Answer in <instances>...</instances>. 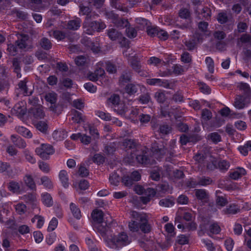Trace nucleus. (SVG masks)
<instances>
[{
	"instance_id": "1",
	"label": "nucleus",
	"mask_w": 251,
	"mask_h": 251,
	"mask_svg": "<svg viewBox=\"0 0 251 251\" xmlns=\"http://www.w3.org/2000/svg\"><path fill=\"white\" fill-rule=\"evenodd\" d=\"M132 220L129 222L128 227L132 232H137L139 229L144 233H149L151 226L148 223L147 215L144 213L132 212Z\"/></svg>"
},
{
	"instance_id": "2",
	"label": "nucleus",
	"mask_w": 251,
	"mask_h": 251,
	"mask_svg": "<svg viewBox=\"0 0 251 251\" xmlns=\"http://www.w3.org/2000/svg\"><path fill=\"white\" fill-rule=\"evenodd\" d=\"M106 242L109 248L116 249L129 244L131 242V239L126 233L122 232L117 235L108 238Z\"/></svg>"
},
{
	"instance_id": "3",
	"label": "nucleus",
	"mask_w": 251,
	"mask_h": 251,
	"mask_svg": "<svg viewBox=\"0 0 251 251\" xmlns=\"http://www.w3.org/2000/svg\"><path fill=\"white\" fill-rule=\"evenodd\" d=\"M151 150L154 155L158 158H162L166 155L173 156L174 151L172 148L169 150L163 142H154L151 144Z\"/></svg>"
},
{
	"instance_id": "4",
	"label": "nucleus",
	"mask_w": 251,
	"mask_h": 251,
	"mask_svg": "<svg viewBox=\"0 0 251 251\" xmlns=\"http://www.w3.org/2000/svg\"><path fill=\"white\" fill-rule=\"evenodd\" d=\"M116 225V223L109 217L105 218L103 221L99 223L93 224V226L102 236H105L110 231V228Z\"/></svg>"
},
{
	"instance_id": "5",
	"label": "nucleus",
	"mask_w": 251,
	"mask_h": 251,
	"mask_svg": "<svg viewBox=\"0 0 251 251\" xmlns=\"http://www.w3.org/2000/svg\"><path fill=\"white\" fill-rule=\"evenodd\" d=\"M105 27V24L101 21H93L83 23L84 32L89 35H92L96 31L100 32Z\"/></svg>"
},
{
	"instance_id": "6",
	"label": "nucleus",
	"mask_w": 251,
	"mask_h": 251,
	"mask_svg": "<svg viewBox=\"0 0 251 251\" xmlns=\"http://www.w3.org/2000/svg\"><path fill=\"white\" fill-rule=\"evenodd\" d=\"M107 35L111 41H118L122 47L129 48L128 40L119 30L113 28H110L107 30Z\"/></svg>"
},
{
	"instance_id": "7",
	"label": "nucleus",
	"mask_w": 251,
	"mask_h": 251,
	"mask_svg": "<svg viewBox=\"0 0 251 251\" xmlns=\"http://www.w3.org/2000/svg\"><path fill=\"white\" fill-rule=\"evenodd\" d=\"M35 152L43 159H48L49 155L54 152L53 147L49 144H42L35 150Z\"/></svg>"
},
{
	"instance_id": "8",
	"label": "nucleus",
	"mask_w": 251,
	"mask_h": 251,
	"mask_svg": "<svg viewBox=\"0 0 251 251\" xmlns=\"http://www.w3.org/2000/svg\"><path fill=\"white\" fill-rule=\"evenodd\" d=\"M136 158L139 163L145 165H152L155 162L152 157L149 156L147 149L146 148L141 149V152L136 154Z\"/></svg>"
},
{
	"instance_id": "9",
	"label": "nucleus",
	"mask_w": 251,
	"mask_h": 251,
	"mask_svg": "<svg viewBox=\"0 0 251 251\" xmlns=\"http://www.w3.org/2000/svg\"><path fill=\"white\" fill-rule=\"evenodd\" d=\"M123 144L126 151L128 153L130 154L131 158H133V154L139 149L137 143L133 139H126L124 140Z\"/></svg>"
},
{
	"instance_id": "10",
	"label": "nucleus",
	"mask_w": 251,
	"mask_h": 251,
	"mask_svg": "<svg viewBox=\"0 0 251 251\" xmlns=\"http://www.w3.org/2000/svg\"><path fill=\"white\" fill-rule=\"evenodd\" d=\"M251 98L249 96L237 95L234 100V106L238 109H242L247 106L251 102Z\"/></svg>"
},
{
	"instance_id": "11",
	"label": "nucleus",
	"mask_w": 251,
	"mask_h": 251,
	"mask_svg": "<svg viewBox=\"0 0 251 251\" xmlns=\"http://www.w3.org/2000/svg\"><path fill=\"white\" fill-rule=\"evenodd\" d=\"M147 83L150 85H157L166 88H170V84L166 79L160 78H151L147 80Z\"/></svg>"
},
{
	"instance_id": "12",
	"label": "nucleus",
	"mask_w": 251,
	"mask_h": 251,
	"mask_svg": "<svg viewBox=\"0 0 251 251\" xmlns=\"http://www.w3.org/2000/svg\"><path fill=\"white\" fill-rule=\"evenodd\" d=\"M195 11L197 18L199 19L204 18L206 20H208L211 16V10L207 7H203L201 11H199L196 7L195 9Z\"/></svg>"
},
{
	"instance_id": "13",
	"label": "nucleus",
	"mask_w": 251,
	"mask_h": 251,
	"mask_svg": "<svg viewBox=\"0 0 251 251\" xmlns=\"http://www.w3.org/2000/svg\"><path fill=\"white\" fill-rule=\"evenodd\" d=\"M194 191L195 195L199 201L202 202H206L208 201L209 194L205 189H197Z\"/></svg>"
},
{
	"instance_id": "14",
	"label": "nucleus",
	"mask_w": 251,
	"mask_h": 251,
	"mask_svg": "<svg viewBox=\"0 0 251 251\" xmlns=\"http://www.w3.org/2000/svg\"><path fill=\"white\" fill-rule=\"evenodd\" d=\"M29 112L30 115L35 119H42L45 116L43 108L40 105L31 108Z\"/></svg>"
},
{
	"instance_id": "15",
	"label": "nucleus",
	"mask_w": 251,
	"mask_h": 251,
	"mask_svg": "<svg viewBox=\"0 0 251 251\" xmlns=\"http://www.w3.org/2000/svg\"><path fill=\"white\" fill-rule=\"evenodd\" d=\"M143 194L145 196L142 197L141 198V200L144 204H146L155 196L156 191L153 188H148L146 189H145Z\"/></svg>"
},
{
	"instance_id": "16",
	"label": "nucleus",
	"mask_w": 251,
	"mask_h": 251,
	"mask_svg": "<svg viewBox=\"0 0 251 251\" xmlns=\"http://www.w3.org/2000/svg\"><path fill=\"white\" fill-rule=\"evenodd\" d=\"M44 98L47 101L51 104L50 107V109L53 111H55L56 105L55 104L57 101V94L54 92L48 93L45 94Z\"/></svg>"
},
{
	"instance_id": "17",
	"label": "nucleus",
	"mask_w": 251,
	"mask_h": 251,
	"mask_svg": "<svg viewBox=\"0 0 251 251\" xmlns=\"http://www.w3.org/2000/svg\"><path fill=\"white\" fill-rule=\"evenodd\" d=\"M28 36L26 35L22 34L18 40L15 41V44L20 50H24L27 48Z\"/></svg>"
},
{
	"instance_id": "18",
	"label": "nucleus",
	"mask_w": 251,
	"mask_h": 251,
	"mask_svg": "<svg viewBox=\"0 0 251 251\" xmlns=\"http://www.w3.org/2000/svg\"><path fill=\"white\" fill-rule=\"evenodd\" d=\"M194 159L198 163L205 166L206 162L211 160V156L208 154L198 152L194 156Z\"/></svg>"
},
{
	"instance_id": "19",
	"label": "nucleus",
	"mask_w": 251,
	"mask_h": 251,
	"mask_svg": "<svg viewBox=\"0 0 251 251\" xmlns=\"http://www.w3.org/2000/svg\"><path fill=\"white\" fill-rule=\"evenodd\" d=\"M13 113L18 117H22L26 112V108L22 102L17 103L12 109Z\"/></svg>"
},
{
	"instance_id": "20",
	"label": "nucleus",
	"mask_w": 251,
	"mask_h": 251,
	"mask_svg": "<svg viewBox=\"0 0 251 251\" xmlns=\"http://www.w3.org/2000/svg\"><path fill=\"white\" fill-rule=\"evenodd\" d=\"M10 138L12 142L16 147L20 149H24L26 147V144L25 141L21 137L16 135H12Z\"/></svg>"
},
{
	"instance_id": "21",
	"label": "nucleus",
	"mask_w": 251,
	"mask_h": 251,
	"mask_svg": "<svg viewBox=\"0 0 251 251\" xmlns=\"http://www.w3.org/2000/svg\"><path fill=\"white\" fill-rule=\"evenodd\" d=\"M153 129L155 131L159 132L162 135H165L169 134L172 129L171 126L167 125H160L152 126Z\"/></svg>"
},
{
	"instance_id": "22",
	"label": "nucleus",
	"mask_w": 251,
	"mask_h": 251,
	"mask_svg": "<svg viewBox=\"0 0 251 251\" xmlns=\"http://www.w3.org/2000/svg\"><path fill=\"white\" fill-rule=\"evenodd\" d=\"M81 20L79 18H75V19L68 21L67 28L70 30H76L80 26Z\"/></svg>"
},
{
	"instance_id": "23",
	"label": "nucleus",
	"mask_w": 251,
	"mask_h": 251,
	"mask_svg": "<svg viewBox=\"0 0 251 251\" xmlns=\"http://www.w3.org/2000/svg\"><path fill=\"white\" fill-rule=\"evenodd\" d=\"M23 180L25 185L30 189L36 190V184L31 175L29 174L25 175L23 178Z\"/></svg>"
},
{
	"instance_id": "24",
	"label": "nucleus",
	"mask_w": 251,
	"mask_h": 251,
	"mask_svg": "<svg viewBox=\"0 0 251 251\" xmlns=\"http://www.w3.org/2000/svg\"><path fill=\"white\" fill-rule=\"evenodd\" d=\"M21 200L27 203L33 204L37 201L36 194L34 193H28L22 196Z\"/></svg>"
},
{
	"instance_id": "25",
	"label": "nucleus",
	"mask_w": 251,
	"mask_h": 251,
	"mask_svg": "<svg viewBox=\"0 0 251 251\" xmlns=\"http://www.w3.org/2000/svg\"><path fill=\"white\" fill-rule=\"evenodd\" d=\"M131 77V75L130 71L126 70L124 71L119 78V84L121 85H124L126 83L130 81Z\"/></svg>"
},
{
	"instance_id": "26",
	"label": "nucleus",
	"mask_w": 251,
	"mask_h": 251,
	"mask_svg": "<svg viewBox=\"0 0 251 251\" xmlns=\"http://www.w3.org/2000/svg\"><path fill=\"white\" fill-rule=\"evenodd\" d=\"M113 108L114 111L120 115L123 116H127L128 112V108L125 104L122 102H120L115 106H113Z\"/></svg>"
},
{
	"instance_id": "27",
	"label": "nucleus",
	"mask_w": 251,
	"mask_h": 251,
	"mask_svg": "<svg viewBox=\"0 0 251 251\" xmlns=\"http://www.w3.org/2000/svg\"><path fill=\"white\" fill-rule=\"evenodd\" d=\"M91 215L94 221L93 224L99 223L104 220L103 219V214L101 210L95 209L93 210Z\"/></svg>"
},
{
	"instance_id": "28",
	"label": "nucleus",
	"mask_w": 251,
	"mask_h": 251,
	"mask_svg": "<svg viewBox=\"0 0 251 251\" xmlns=\"http://www.w3.org/2000/svg\"><path fill=\"white\" fill-rule=\"evenodd\" d=\"M7 188L9 191L13 193L19 194L21 191V186L20 184L15 181H10L7 184Z\"/></svg>"
},
{
	"instance_id": "29",
	"label": "nucleus",
	"mask_w": 251,
	"mask_h": 251,
	"mask_svg": "<svg viewBox=\"0 0 251 251\" xmlns=\"http://www.w3.org/2000/svg\"><path fill=\"white\" fill-rule=\"evenodd\" d=\"M72 120L75 123L79 124L84 121V118L81 112L75 109L71 111Z\"/></svg>"
},
{
	"instance_id": "30",
	"label": "nucleus",
	"mask_w": 251,
	"mask_h": 251,
	"mask_svg": "<svg viewBox=\"0 0 251 251\" xmlns=\"http://www.w3.org/2000/svg\"><path fill=\"white\" fill-rule=\"evenodd\" d=\"M238 89L243 92L244 96H249L251 98V90L249 85L246 83L241 82L237 85Z\"/></svg>"
},
{
	"instance_id": "31",
	"label": "nucleus",
	"mask_w": 251,
	"mask_h": 251,
	"mask_svg": "<svg viewBox=\"0 0 251 251\" xmlns=\"http://www.w3.org/2000/svg\"><path fill=\"white\" fill-rule=\"evenodd\" d=\"M59 177L64 187H68L69 185V182L68 174L66 170H61L59 172Z\"/></svg>"
},
{
	"instance_id": "32",
	"label": "nucleus",
	"mask_w": 251,
	"mask_h": 251,
	"mask_svg": "<svg viewBox=\"0 0 251 251\" xmlns=\"http://www.w3.org/2000/svg\"><path fill=\"white\" fill-rule=\"evenodd\" d=\"M53 138L56 141H61L67 137V132L63 129L55 130L52 134Z\"/></svg>"
},
{
	"instance_id": "33",
	"label": "nucleus",
	"mask_w": 251,
	"mask_h": 251,
	"mask_svg": "<svg viewBox=\"0 0 251 251\" xmlns=\"http://www.w3.org/2000/svg\"><path fill=\"white\" fill-rule=\"evenodd\" d=\"M15 129L18 133L26 138H30L32 136L31 132L28 129L24 126H16Z\"/></svg>"
},
{
	"instance_id": "34",
	"label": "nucleus",
	"mask_w": 251,
	"mask_h": 251,
	"mask_svg": "<svg viewBox=\"0 0 251 251\" xmlns=\"http://www.w3.org/2000/svg\"><path fill=\"white\" fill-rule=\"evenodd\" d=\"M140 88V86L138 84L129 83L127 84L125 87L126 92L130 95H134Z\"/></svg>"
},
{
	"instance_id": "35",
	"label": "nucleus",
	"mask_w": 251,
	"mask_h": 251,
	"mask_svg": "<svg viewBox=\"0 0 251 251\" xmlns=\"http://www.w3.org/2000/svg\"><path fill=\"white\" fill-rule=\"evenodd\" d=\"M240 209L235 204H231L225 208L223 212L225 214H235L239 212Z\"/></svg>"
},
{
	"instance_id": "36",
	"label": "nucleus",
	"mask_w": 251,
	"mask_h": 251,
	"mask_svg": "<svg viewBox=\"0 0 251 251\" xmlns=\"http://www.w3.org/2000/svg\"><path fill=\"white\" fill-rule=\"evenodd\" d=\"M26 80L25 79L24 80H21L18 84V86L25 96H29L32 94V92H28V88L26 85Z\"/></svg>"
},
{
	"instance_id": "37",
	"label": "nucleus",
	"mask_w": 251,
	"mask_h": 251,
	"mask_svg": "<svg viewBox=\"0 0 251 251\" xmlns=\"http://www.w3.org/2000/svg\"><path fill=\"white\" fill-rule=\"evenodd\" d=\"M42 201L47 206H50L53 204V201L51 195L48 193L42 194Z\"/></svg>"
},
{
	"instance_id": "38",
	"label": "nucleus",
	"mask_w": 251,
	"mask_h": 251,
	"mask_svg": "<svg viewBox=\"0 0 251 251\" xmlns=\"http://www.w3.org/2000/svg\"><path fill=\"white\" fill-rule=\"evenodd\" d=\"M238 149L241 154L247 155L249 151H251V141H248L244 145L239 146Z\"/></svg>"
},
{
	"instance_id": "39",
	"label": "nucleus",
	"mask_w": 251,
	"mask_h": 251,
	"mask_svg": "<svg viewBox=\"0 0 251 251\" xmlns=\"http://www.w3.org/2000/svg\"><path fill=\"white\" fill-rule=\"evenodd\" d=\"M246 171L243 168H239L230 174V177L233 179H237L246 174Z\"/></svg>"
},
{
	"instance_id": "40",
	"label": "nucleus",
	"mask_w": 251,
	"mask_h": 251,
	"mask_svg": "<svg viewBox=\"0 0 251 251\" xmlns=\"http://www.w3.org/2000/svg\"><path fill=\"white\" fill-rule=\"evenodd\" d=\"M117 27L124 28L128 27L129 25V23L127 19H121L119 17L113 23Z\"/></svg>"
},
{
	"instance_id": "41",
	"label": "nucleus",
	"mask_w": 251,
	"mask_h": 251,
	"mask_svg": "<svg viewBox=\"0 0 251 251\" xmlns=\"http://www.w3.org/2000/svg\"><path fill=\"white\" fill-rule=\"evenodd\" d=\"M213 182L212 179L209 177L202 176L198 178L197 184L199 186H205L211 184Z\"/></svg>"
},
{
	"instance_id": "42",
	"label": "nucleus",
	"mask_w": 251,
	"mask_h": 251,
	"mask_svg": "<svg viewBox=\"0 0 251 251\" xmlns=\"http://www.w3.org/2000/svg\"><path fill=\"white\" fill-rule=\"evenodd\" d=\"M41 184L48 189H51L53 187V184L51 179L47 176H43L41 178Z\"/></svg>"
},
{
	"instance_id": "43",
	"label": "nucleus",
	"mask_w": 251,
	"mask_h": 251,
	"mask_svg": "<svg viewBox=\"0 0 251 251\" xmlns=\"http://www.w3.org/2000/svg\"><path fill=\"white\" fill-rule=\"evenodd\" d=\"M70 209L74 216L77 219H79L81 217L80 210L75 203L70 204Z\"/></svg>"
},
{
	"instance_id": "44",
	"label": "nucleus",
	"mask_w": 251,
	"mask_h": 251,
	"mask_svg": "<svg viewBox=\"0 0 251 251\" xmlns=\"http://www.w3.org/2000/svg\"><path fill=\"white\" fill-rule=\"evenodd\" d=\"M35 126L38 130L43 133H46L48 131V125L44 121L38 122L35 124Z\"/></svg>"
},
{
	"instance_id": "45",
	"label": "nucleus",
	"mask_w": 251,
	"mask_h": 251,
	"mask_svg": "<svg viewBox=\"0 0 251 251\" xmlns=\"http://www.w3.org/2000/svg\"><path fill=\"white\" fill-rule=\"evenodd\" d=\"M40 45L45 50H49L52 47V43L46 37L42 38L40 40Z\"/></svg>"
},
{
	"instance_id": "46",
	"label": "nucleus",
	"mask_w": 251,
	"mask_h": 251,
	"mask_svg": "<svg viewBox=\"0 0 251 251\" xmlns=\"http://www.w3.org/2000/svg\"><path fill=\"white\" fill-rule=\"evenodd\" d=\"M82 43L85 44L86 46L90 48L93 52H98L100 50L98 44L97 43L95 44L94 42L91 41H85V39H83L82 41Z\"/></svg>"
},
{
	"instance_id": "47",
	"label": "nucleus",
	"mask_w": 251,
	"mask_h": 251,
	"mask_svg": "<svg viewBox=\"0 0 251 251\" xmlns=\"http://www.w3.org/2000/svg\"><path fill=\"white\" fill-rule=\"evenodd\" d=\"M207 139L214 144H217L221 141V136L217 132H212L208 135Z\"/></svg>"
},
{
	"instance_id": "48",
	"label": "nucleus",
	"mask_w": 251,
	"mask_h": 251,
	"mask_svg": "<svg viewBox=\"0 0 251 251\" xmlns=\"http://www.w3.org/2000/svg\"><path fill=\"white\" fill-rule=\"evenodd\" d=\"M18 47L15 44V42L14 44H8L7 45V50L11 55H16L18 53Z\"/></svg>"
},
{
	"instance_id": "49",
	"label": "nucleus",
	"mask_w": 251,
	"mask_h": 251,
	"mask_svg": "<svg viewBox=\"0 0 251 251\" xmlns=\"http://www.w3.org/2000/svg\"><path fill=\"white\" fill-rule=\"evenodd\" d=\"M116 144L115 143H110L105 145L104 152L107 154H113L116 151Z\"/></svg>"
},
{
	"instance_id": "50",
	"label": "nucleus",
	"mask_w": 251,
	"mask_h": 251,
	"mask_svg": "<svg viewBox=\"0 0 251 251\" xmlns=\"http://www.w3.org/2000/svg\"><path fill=\"white\" fill-rule=\"evenodd\" d=\"M108 100L109 103L111 104V106L112 108H113V106H115L121 102L119 96L116 94H114L112 95L108 99Z\"/></svg>"
},
{
	"instance_id": "51",
	"label": "nucleus",
	"mask_w": 251,
	"mask_h": 251,
	"mask_svg": "<svg viewBox=\"0 0 251 251\" xmlns=\"http://www.w3.org/2000/svg\"><path fill=\"white\" fill-rule=\"evenodd\" d=\"M109 179L111 184L117 186L120 182V178L117 173L113 172L110 175Z\"/></svg>"
},
{
	"instance_id": "52",
	"label": "nucleus",
	"mask_w": 251,
	"mask_h": 251,
	"mask_svg": "<svg viewBox=\"0 0 251 251\" xmlns=\"http://www.w3.org/2000/svg\"><path fill=\"white\" fill-rule=\"evenodd\" d=\"M15 209L16 212L20 215L25 214L27 210L26 206L23 203H19L15 205Z\"/></svg>"
},
{
	"instance_id": "53",
	"label": "nucleus",
	"mask_w": 251,
	"mask_h": 251,
	"mask_svg": "<svg viewBox=\"0 0 251 251\" xmlns=\"http://www.w3.org/2000/svg\"><path fill=\"white\" fill-rule=\"evenodd\" d=\"M38 163L39 169L43 172L47 174L50 172V168L48 163L41 161H39Z\"/></svg>"
},
{
	"instance_id": "54",
	"label": "nucleus",
	"mask_w": 251,
	"mask_h": 251,
	"mask_svg": "<svg viewBox=\"0 0 251 251\" xmlns=\"http://www.w3.org/2000/svg\"><path fill=\"white\" fill-rule=\"evenodd\" d=\"M139 101L142 104H147L151 100V95L149 93L141 95L138 98Z\"/></svg>"
},
{
	"instance_id": "55",
	"label": "nucleus",
	"mask_w": 251,
	"mask_h": 251,
	"mask_svg": "<svg viewBox=\"0 0 251 251\" xmlns=\"http://www.w3.org/2000/svg\"><path fill=\"white\" fill-rule=\"evenodd\" d=\"M208 71L213 74L214 71V63L213 59L210 57H206L205 60Z\"/></svg>"
},
{
	"instance_id": "56",
	"label": "nucleus",
	"mask_w": 251,
	"mask_h": 251,
	"mask_svg": "<svg viewBox=\"0 0 251 251\" xmlns=\"http://www.w3.org/2000/svg\"><path fill=\"white\" fill-rule=\"evenodd\" d=\"M99 17V15L94 11H91L87 16H85L83 23H87L93 21H96Z\"/></svg>"
},
{
	"instance_id": "57",
	"label": "nucleus",
	"mask_w": 251,
	"mask_h": 251,
	"mask_svg": "<svg viewBox=\"0 0 251 251\" xmlns=\"http://www.w3.org/2000/svg\"><path fill=\"white\" fill-rule=\"evenodd\" d=\"M159 27L154 26H148L147 27V34L151 37L156 36V34L157 33Z\"/></svg>"
},
{
	"instance_id": "58",
	"label": "nucleus",
	"mask_w": 251,
	"mask_h": 251,
	"mask_svg": "<svg viewBox=\"0 0 251 251\" xmlns=\"http://www.w3.org/2000/svg\"><path fill=\"white\" fill-rule=\"evenodd\" d=\"M251 37L250 35L247 34H242L238 39L237 45L241 46L242 45L241 44L247 43L251 41Z\"/></svg>"
},
{
	"instance_id": "59",
	"label": "nucleus",
	"mask_w": 251,
	"mask_h": 251,
	"mask_svg": "<svg viewBox=\"0 0 251 251\" xmlns=\"http://www.w3.org/2000/svg\"><path fill=\"white\" fill-rule=\"evenodd\" d=\"M122 182L125 186L130 187L133 185L134 181L130 175H125L123 177Z\"/></svg>"
},
{
	"instance_id": "60",
	"label": "nucleus",
	"mask_w": 251,
	"mask_h": 251,
	"mask_svg": "<svg viewBox=\"0 0 251 251\" xmlns=\"http://www.w3.org/2000/svg\"><path fill=\"white\" fill-rule=\"evenodd\" d=\"M37 221V227L40 228L42 227L44 223V218L40 215H35L32 219L31 222L35 223Z\"/></svg>"
},
{
	"instance_id": "61",
	"label": "nucleus",
	"mask_w": 251,
	"mask_h": 251,
	"mask_svg": "<svg viewBox=\"0 0 251 251\" xmlns=\"http://www.w3.org/2000/svg\"><path fill=\"white\" fill-rule=\"evenodd\" d=\"M156 36L161 40L165 41L168 38L169 34L166 31L159 28L156 34Z\"/></svg>"
},
{
	"instance_id": "62",
	"label": "nucleus",
	"mask_w": 251,
	"mask_h": 251,
	"mask_svg": "<svg viewBox=\"0 0 251 251\" xmlns=\"http://www.w3.org/2000/svg\"><path fill=\"white\" fill-rule=\"evenodd\" d=\"M215 39L221 41L224 39L226 37V33L223 31L217 30L214 32L213 34Z\"/></svg>"
},
{
	"instance_id": "63",
	"label": "nucleus",
	"mask_w": 251,
	"mask_h": 251,
	"mask_svg": "<svg viewBox=\"0 0 251 251\" xmlns=\"http://www.w3.org/2000/svg\"><path fill=\"white\" fill-rule=\"evenodd\" d=\"M104 15L107 19L112 20L113 23H114V22L119 17V15L115 13L113 11H105L104 12Z\"/></svg>"
},
{
	"instance_id": "64",
	"label": "nucleus",
	"mask_w": 251,
	"mask_h": 251,
	"mask_svg": "<svg viewBox=\"0 0 251 251\" xmlns=\"http://www.w3.org/2000/svg\"><path fill=\"white\" fill-rule=\"evenodd\" d=\"M130 66L135 72H137L141 69V65L139 61L136 59H132L130 62Z\"/></svg>"
}]
</instances>
